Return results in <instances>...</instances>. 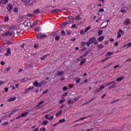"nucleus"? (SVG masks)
Returning <instances> with one entry per match:
<instances>
[{
    "mask_svg": "<svg viewBox=\"0 0 131 131\" xmlns=\"http://www.w3.org/2000/svg\"><path fill=\"white\" fill-rule=\"evenodd\" d=\"M10 29H11V30H16V29H17V27H15V26H12Z\"/></svg>",
    "mask_w": 131,
    "mask_h": 131,
    "instance_id": "43",
    "label": "nucleus"
},
{
    "mask_svg": "<svg viewBox=\"0 0 131 131\" xmlns=\"http://www.w3.org/2000/svg\"><path fill=\"white\" fill-rule=\"evenodd\" d=\"M9 118V116L8 115H5L3 117H2L3 119H5V118Z\"/></svg>",
    "mask_w": 131,
    "mask_h": 131,
    "instance_id": "51",
    "label": "nucleus"
},
{
    "mask_svg": "<svg viewBox=\"0 0 131 131\" xmlns=\"http://www.w3.org/2000/svg\"><path fill=\"white\" fill-rule=\"evenodd\" d=\"M6 52V53L5 54V57H9V56H11V54H12L11 52V48H7Z\"/></svg>",
    "mask_w": 131,
    "mask_h": 131,
    "instance_id": "5",
    "label": "nucleus"
},
{
    "mask_svg": "<svg viewBox=\"0 0 131 131\" xmlns=\"http://www.w3.org/2000/svg\"><path fill=\"white\" fill-rule=\"evenodd\" d=\"M55 40H56V41H58V40H59V39H60V36H59L58 35H57L55 36Z\"/></svg>",
    "mask_w": 131,
    "mask_h": 131,
    "instance_id": "39",
    "label": "nucleus"
},
{
    "mask_svg": "<svg viewBox=\"0 0 131 131\" xmlns=\"http://www.w3.org/2000/svg\"><path fill=\"white\" fill-rule=\"evenodd\" d=\"M34 25H37V24H38V20H35L34 23Z\"/></svg>",
    "mask_w": 131,
    "mask_h": 131,
    "instance_id": "57",
    "label": "nucleus"
},
{
    "mask_svg": "<svg viewBox=\"0 0 131 131\" xmlns=\"http://www.w3.org/2000/svg\"><path fill=\"white\" fill-rule=\"evenodd\" d=\"M104 38H105V37L104 36H101L98 38V41H103Z\"/></svg>",
    "mask_w": 131,
    "mask_h": 131,
    "instance_id": "19",
    "label": "nucleus"
},
{
    "mask_svg": "<svg viewBox=\"0 0 131 131\" xmlns=\"http://www.w3.org/2000/svg\"><path fill=\"white\" fill-rule=\"evenodd\" d=\"M94 45H95V46H96V45H98V43H99V41L97 40H96L94 41Z\"/></svg>",
    "mask_w": 131,
    "mask_h": 131,
    "instance_id": "50",
    "label": "nucleus"
},
{
    "mask_svg": "<svg viewBox=\"0 0 131 131\" xmlns=\"http://www.w3.org/2000/svg\"><path fill=\"white\" fill-rule=\"evenodd\" d=\"M79 97H78L77 98H75V99H73V100H69L68 101V104H73L74 103H75V102L78 101V100H79Z\"/></svg>",
    "mask_w": 131,
    "mask_h": 131,
    "instance_id": "3",
    "label": "nucleus"
},
{
    "mask_svg": "<svg viewBox=\"0 0 131 131\" xmlns=\"http://www.w3.org/2000/svg\"><path fill=\"white\" fill-rule=\"evenodd\" d=\"M85 34V32L84 31H83V30H82L80 31V34Z\"/></svg>",
    "mask_w": 131,
    "mask_h": 131,
    "instance_id": "62",
    "label": "nucleus"
},
{
    "mask_svg": "<svg viewBox=\"0 0 131 131\" xmlns=\"http://www.w3.org/2000/svg\"><path fill=\"white\" fill-rule=\"evenodd\" d=\"M7 11H8V12H12V11H13V5H12V4H9L7 7Z\"/></svg>",
    "mask_w": 131,
    "mask_h": 131,
    "instance_id": "9",
    "label": "nucleus"
},
{
    "mask_svg": "<svg viewBox=\"0 0 131 131\" xmlns=\"http://www.w3.org/2000/svg\"><path fill=\"white\" fill-rule=\"evenodd\" d=\"M65 99H60L59 101V104H63L64 102Z\"/></svg>",
    "mask_w": 131,
    "mask_h": 131,
    "instance_id": "45",
    "label": "nucleus"
},
{
    "mask_svg": "<svg viewBox=\"0 0 131 131\" xmlns=\"http://www.w3.org/2000/svg\"><path fill=\"white\" fill-rule=\"evenodd\" d=\"M9 21V16H5L4 18L5 22H8Z\"/></svg>",
    "mask_w": 131,
    "mask_h": 131,
    "instance_id": "42",
    "label": "nucleus"
},
{
    "mask_svg": "<svg viewBox=\"0 0 131 131\" xmlns=\"http://www.w3.org/2000/svg\"><path fill=\"white\" fill-rule=\"evenodd\" d=\"M48 120H53L54 119V116L50 117L48 118Z\"/></svg>",
    "mask_w": 131,
    "mask_h": 131,
    "instance_id": "56",
    "label": "nucleus"
},
{
    "mask_svg": "<svg viewBox=\"0 0 131 131\" xmlns=\"http://www.w3.org/2000/svg\"><path fill=\"white\" fill-rule=\"evenodd\" d=\"M34 14H40V11H39V9H37L36 10H34Z\"/></svg>",
    "mask_w": 131,
    "mask_h": 131,
    "instance_id": "23",
    "label": "nucleus"
},
{
    "mask_svg": "<svg viewBox=\"0 0 131 131\" xmlns=\"http://www.w3.org/2000/svg\"><path fill=\"white\" fill-rule=\"evenodd\" d=\"M2 36H7V35H9V36H12L13 35V33H12L11 31H6L5 33H3L2 34Z\"/></svg>",
    "mask_w": 131,
    "mask_h": 131,
    "instance_id": "4",
    "label": "nucleus"
},
{
    "mask_svg": "<svg viewBox=\"0 0 131 131\" xmlns=\"http://www.w3.org/2000/svg\"><path fill=\"white\" fill-rule=\"evenodd\" d=\"M48 36L45 34H41V33H39L37 35V38H44V37H47Z\"/></svg>",
    "mask_w": 131,
    "mask_h": 131,
    "instance_id": "6",
    "label": "nucleus"
},
{
    "mask_svg": "<svg viewBox=\"0 0 131 131\" xmlns=\"http://www.w3.org/2000/svg\"><path fill=\"white\" fill-rule=\"evenodd\" d=\"M21 2L24 3L25 5H29L30 7H32L34 5V1L32 0H20Z\"/></svg>",
    "mask_w": 131,
    "mask_h": 131,
    "instance_id": "1",
    "label": "nucleus"
},
{
    "mask_svg": "<svg viewBox=\"0 0 131 131\" xmlns=\"http://www.w3.org/2000/svg\"><path fill=\"white\" fill-rule=\"evenodd\" d=\"M64 74V72L61 71L60 72H59V71H57V73H56V75H57L58 76H61V75H63Z\"/></svg>",
    "mask_w": 131,
    "mask_h": 131,
    "instance_id": "14",
    "label": "nucleus"
},
{
    "mask_svg": "<svg viewBox=\"0 0 131 131\" xmlns=\"http://www.w3.org/2000/svg\"><path fill=\"white\" fill-rule=\"evenodd\" d=\"M61 34H62V35L63 36H65V35H66V33L65 32V31H64V30L61 31Z\"/></svg>",
    "mask_w": 131,
    "mask_h": 131,
    "instance_id": "44",
    "label": "nucleus"
},
{
    "mask_svg": "<svg viewBox=\"0 0 131 131\" xmlns=\"http://www.w3.org/2000/svg\"><path fill=\"white\" fill-rule=\"evenodd\" d=\"M68 18H69V19L70 20H73V21L74 20V18H73V17H72L71 16H68Z\"/></svg>",
    "mask_w": 131,
    "mask_h": 131,
    "instance_id": "55",
    "label": "nucleus"
},
{
    "mask_svg": "<svg viewBox=\"0 0 131 131\" xmlns=\"http://www.w3.org/2000/svg\"><path fill=\"white\" fill-rule=\"evenodd\" d=\"M97 47L98 48V49H103V48H104V45L100 44L98 45Z\"/></svg>",
    "mask_w": 131,
    "mask_h": 131,
    "instance_id": "38",
    "label": "nucleus"
},
{
    "mask_svg": "<svg viewBox=\"0 0 131 131\" xmlns=\"http://www.w3.org/2000/svg\"><path fill=\"white\" fill-rule=\"evenodd\" d=\"M128 10V9L127 8V7H124L122 9H121L120 12L121 13H126Z\"/></svg>",
    "mask_w": 131,
    "mask_h": 131,
    "instance_id": "11",
    "label": "nucleus"
},
{
    "mask_svg": "<svg viewBox=\"0 0 131 131\" xmlns=\"http://www.w3.org/2000/svg\"><path fill=\"white\" fill-rule=\"evenodd\" d=\"M49 54H46L45 55H43L41 58V60L42 61L43 60H45V59H46L47 58V57H48V55Z\"/></svg>",
    "mask_w": 131,
    "mask_h": 131,
    "instance_id": "32",
    "label": "nucleus"
},
{
    "mask_svg": "<svg viewBox=\"0 0 131 131\" xmlns=\"http://www.w3.org/2000/svg\"><path fill=\"white\" fill-rule=\"evenodd\" d=\"M62 112H63L62 111H60L58 113L56 114V117H58V116H60L62 114Z\"/></svg>",
    "mask_w": 131,
    "mask_h": 131,
    "instance_id": "27",
    "label": "nucleus"
},
{
    "mask_svg": "<svg viewBox=\"0 0 131 131\" xmlns=\"http://www.w3.org/2000/svg\"><path fill=\"white\" fill-rule=\"evenodd\" d=\"M65 121H66V120H65L64 118L60 119L59 121H58V123H63V122H65Z\"/></svg>",
    "mask_w": 131,
    "mask_h": 131,
    "instance_id": "29",
    "label": "nucleus"
},
{
    "mask_svg": "<svg viewBox=\"0 0 131 131\" xmlns=\"http://www.w3.org/2000/svg\"><path fill=\"white\" fill-rule=\"evenodd\" d=\"M33 89H34V86H30V87H29L28 88V89H26V93H28L29 92V91H30V90H33Z\"/></svg>",
    "mask_w": 131,
    "mask_h": 131,
    "instance_id": "22",
    "label": "nucleus"
},
{
    "mask_svg": "<svg viewBox=\"0 0 131 131\" xmlns=\"http://www.w3.org/2000/svg\"><path fill=\"white\" fill-rule=\"evenodd\" d=\"M21 81H22L23 82H26V81H27V79H26V78L23 79L21 80Z\"/></svg>",
    "mask_w": 131,
    "mask_h": 131,
    "instance_id": "64",
    "label": "nucleus"
},
{
    "mask_svg": "<svg viewBox=\"0 0 131 131\" xmlns=\"http://www.w3.org/2000/svg\"><path fill=\"white\" fill-rule=\"evenodd\" d=\"M91 45H92V43L91 42V41H90L89 40L88 41H86V47H90V46H91Z\"/></svg>",
    "mask_w": 131,
    "mask_h": 131,
    "instance_id": "30",
    "label": "nucleus"
},
{
    "mask_svg": "<svg viewBox=\"0 0 131 131\" xmlns=\"http://www.w3.org/2000/svg\"><path fill=\"white\" fill-rule=\"evenodd\" d=\"M9 3V0H1L0 1V5L3 4V5H6V4H8Z\"/></svg>",
    "mask_w": 131,
    "mask_h": 131,
    "instance_id": "12",
    "label": "nucleus"
},
{
    "mask_svg": "<svg viewBox=\"0 0 131 131\" xmlns=\"http://www.w3.org/2000/svg\"><path fill=\"white\" fill-rule=\"evenodd\" d=\"M89 41L91 42V43H94V41L96 40V37H93L92 38H90L89 39Z\"/></svg>",
    "mask_w": 131,
    "mask_h": 131,
    "instance_id": "17",
    "label": "nucleus"
},
{
    "mask_svg": "<svg viewBox=\"0 0 131 131\" xmlns=\"http://www.w3.org/2000/svg\"><path fill=\"white\" fill-rule=\"evenodd\" d=\"M40 131H46L47 130V128H46V127H43V128H40L39 129Z\"/></svg>",
    "mask_w": 131,
    "mask_h": 131,
    "instance_id": "49",
    "label": "nucleus"
},
{
    "mask_svg": "<svg viewBox=\"0 0 131 131\" xmlns=\"http://www.w3.org/2000/svg\"><path fill=\"white\" fill-rule=\"evenodd\" d=\"M92 28V27H91V26H89L88 27H86V28L84 30V32H88V31H89V30H90V29H91Z\"/></svg>",
    "mask_w": 131,
    "mask_h": 131,
    "instance_id": "24",
    "label": "nucleus"
},
{
    "mask_svg": "<svg viewBox=\"0 0 131 131\" xmlns=\"http://www.w3.org/2000/svg\"><path fill=\"white\" fill-rule=\"evenodd\" d=\"M45 102V100L41 101L38 103V105H37V107H38V106H40V105H42L43 103Z\"/></svg>",
    "mask_w": 131,
    "mask_h": 131,
    "instance_id": "34",
    "label": "nucleus"
},
{
    "mask_svg": "<svg viewBox=\"0 0 131 131\" xmlns=\"http://www.w3.org/2000/svg\"><path fill=\"white\" fill-rule=\"evenodd\" d=\"M33 85L35 87V88H40V85L38 81L36 80L33 83Z\"/></svg>",
    "mask_w": 131,
    "mask_h": 131,
    "instance_id": "7",
    "label": "nucleus"
},
{
    "mask_svg": "<svg viewBox=\"0 0 131 131\" xmlns=\"http://www.w3.org/2000/svg\"><path fill=\"white\" fill-rule=\"evenodd\" d=\"M40 83V88H41V86H42V85H45V84H46V83H47V81H41L40 82H39Z\"/></svg>",
    "mask_w": 131,
    "mask_h": 131,
    "instance_id": "20",
    "label": "nucleus"
},
{
    "mask_svg": "<svg viewBox=\"0 0 131 131\" xmlns=\"http://www.w3.org/2000/svg\"><path fill=\"white\" fill-rule=\"evenodd\" d=\"M28 113L29 112L23 113V114H21V117H25V116H27Z\"/></svg>",
    "mask_w": 131,
    "mask_h": 131,
    "instance_id": "26",
    "label": "nucleus"
},
{
    "mask_svg": "<svg viewBox=\"0 0 131 131\" xmlns=\"http://www.w3.org/2000/svg\"><path fill=\"white\" fill-rule=\"evenodd\" d=\"M110 58H111V56L106 57L105 58H104L102 60H101V62H105V61H107V60H108V59H110Z\"/></svg>",
    "mask_w": 131,
    "mask_h": 131,
    "instance_id": "35",
    "label": "nucleus"
},
{
    "mask_svg": "<svg viewBox=\"0 0 131 131\" xmlns=\"http://www.w3.org/2000/svg\"><path fill=\"white\" fill-rule=\"evenodd\" d=\"M130 24V21L129 20V19H126L124 21V25L125 26H128Z\"/></svg>",
    "mask_w": 131,
    "mask_h": 131,
    "instance_id": "10",
    "label": "nucleus"
},
{
    "mask_svg": "<svg viewBox=\"0 0 131 131\" xmlns=\"http://www.w3.org/2000/svg\"><path fill=\"white\" fill-rule=\"evenodd\" d=\"M38 48V45L35 44L34 46V48L36 50H37Z\"/></svg>",
    "mask_w": 131,
    "mask_h": 131,
    "instance_id": "52",
    "label": "nucleus"
},
{
    "mask_svg": "<svg viewBox=\"0 0 131 131\" xmlns=\"http://www.w3.org/2000/svg\"><path fill=\"white\" fill-rule=\"evenodd\" d=\"M39 30H40V27H38V28H35V31H36V32H37V31H39Z\"/></svg>",
    "mask_w": 131,
    "mask_h": 131,
    "instance_id": "47",
    "label": "nucleus"
},
{
    "mask_svg": "<svg viewBox=\"0 0 131 131\" xmlns=\"http://www.w3.org/2000/svg\"><path fill=\"white\" fill-rule=\"evenodd\" d=\"M58 12H62V10H61L60 9H55L51 11V13H52V14H55V13H58Z\"/></svg>",
    "mask_w": 131,
    "mask_h": 131,
    "instance_id": "13",
    "label": "nucleus"
},
{
    "mask_svg": "<svg viewBox=\"0 0 131 131\" xmlns=\"http://www.w3.org/2000/svg\"><path fill=\"white\" fill-rule=\"evenodd\" d=\"M72 21L71 20H68L62 23L60 25V26L62 28H65L67 26L68 24H71Z\"/></svg>",
    "mask_w": 131,
    "mask_h": 131,
    "instance_id": "2",
    "label": "nucleus"
},
{
    "mask_svg": "<svg viewBox=\"0 0 131 131\" xmlns=\"http://www.w3.org/2000/svg\"><path fill=\"white\" fill-rule=\"evenodd\" d=\"M48 92H49V90H46L43 91V92H42L43 95H45V94H47V93H48Z\"/></svg>",
    "mask_w": 131,
    "mask_h": 131,
    "instance_id": "53",
    "label": "nucleus"
},
{
    "mask_svg": "<svg viewBox=\"0 0 131 131\" xmlns=\"http://www.w3.org/2000/svg\"><path fill=\"white\" fill-rule=\"evenodd\" d=\"M60 81H63V80H65V77H61L60 79Z\"/></svg>",
    "mask_w": 131,
    "mask_h": 131,
    "instance_id": "63",
    "label": "nucleus"
},
{
    "mask_svg": "<svg viewBox=\"0 0 131 131\" xmlns=\"http://www.w3.org/2000/svg\"><path fill=\"white\" fill-rule=\"evenodd\" d=\"M51 35L52 36H53L54 37H55V36H57V32H52L51 33Z\"/></svg>",
    "mask_w": 131,
    "mask_h": 131,
    "instance_id": "36",
    "label": "nucleus"
},
{
    "mask_svg": "<svg viewBox=\"0 0 131 131\" xmlns=\"http://www.w3.org/2000/svg\"><path fill=\"white\" fill-rule=\"evenodd\" d=\"M100 92H101V91L98 89L94 90V94H98V93H100Z\"/></svg>",
    "mask_w": 131,
    "mask_h": 131,
    "instance_id": "28",
    "label": "nucleus"
},
{
    "mask_svg": "<svg viewBox=\"0 0 131 131\" xmlns=\"http://www.w3.org/2000/svg\"><path fill=\"white\" fill-rule=\"evenodd\" d=\"M98 13H103L104 9L103 8H101L98 10Z\"/></svg>",
    "mask_w": 131,
    "mask_h": 131,
    "instance_id": "48",
    "label": "nucleus"
},
{
    "mask_svg": "<svg viewBox=\"0 0 131 131\" xmlns=\"http://www.w3.org/2000/svg\"><path fill=\"white\" fill-rule=\"evenodd\" d=\"M90 53H91L90 50L87 51L83 55H81V56H80V57L82 59H83V58L84 57H86V56H88V55H89Z\"/></svg>",
    "mask_w": 131,
    "mask_h": 131,
    "instance_id": "8",
    "label": "nucleus"
},
{
    "mask_svg": "<svg viewBox=\"0 0 131 131\" xmlns=\"http://www.w3.org/2000/svg\"><path fill=\"white\" fill-rule=\"evenodd\" d=\"M79 82H80V78H78L76 80V83H79Z\"/></svg>",
    "mask_w": 131,
    "mask_h": 131,
    "instance_id": "58",
    "label": "nucleus"
},
{
    "mask_svg": "<svg viewBox=\"0 0 131 131\" xmlns=\"http://www.w3.org/2000/svg\"><path fill=\"white\" fill-rule=\"evenodd\" d=\"M16 99H17V98L16 97H11V98L8 99V102H12L13 101L16 100Z\"/></svg>",
    "mask_w": 131,
    "mask_h": 131,
    "instance_id": "16",
    "label": "nucleus"
},
{
    "mask_svg": "<svg viewBox=\"0 0 131 131\" xmlns=\"http://www.w3.org/2000/svg\"><path fill=\"white\" fill-rule=\"evenodd\" d=\"M115 88H116V84H113V85L108 86V90H112V89H115Z\"/></svg>",
    "mask_w": 131,
    "mask_h": 131,
    "instance_id": "21",
    "label": "nucleus"
},
{
    "mask_svg": "<svg viewBox=\"0 0 131 131\" xmlns=\"http://www.w3.org/2000/svg\"><path fill=\"white\" fill-rule=\"evenodd\" d=\"M102 33H103V30H99L98 32V35L99 36H100V35H102Z\"/></svg>",
    "mask_w": 131,
    "mask_h": 131,
    "instance_id": "33",
    "label": "nucleus"
},
{
    "mask_svg": "<svg viewBox=\"0 0 131 131\" xmlns=\"http://www.w3.org/2000/svg\"><path fill=\"white\" fill-rule=\"evenodd\" d=\"M85 44H86L85 41H83V42H81V46L82 47H83L84 45H85Z\"/></svg>",
    "mask_w": 131,
    "mask_h": 131,
    "instance_id": "54",
    "label": "nucleus"
},
{
    "mask_svg": "<svg viewBox=\"0 0 131 131\" xmlns=\"http://www.w3.org/2000/svg\"><path fill=\"white\" fill-rule=\"evenodd\" d=\"M105 87H106V86H105V85H101L99 89V91H102V90H104V89H105Z\"/></svg>",
    "mask_w": 131,
    "mask_h": 131,
    "instance_id": "37",
    "label": "nucleus"
},
{
    "mask_svg": "<svg viewBox=\"0 0 131 131\" xmlns=\"http://www.w3.org/2000/svg\"><path fill=\"white\" fill-rule=\"evenodd\" d=\"M85 62H86V59L84 58L83 59L80 63V66H82V65H83L84 64V63H85Z\"/></svg>",
    "mask_w": 131,
    "mask_h": 131,
    "instance_id": "15",
    "label": "nucleus"
},
{
    "mask_svg": "<svg viewBox=\"0 0 131 131\" xmlns=\"http://www.w3.org/2000/svg\"><path fill=\"white\" fill-rule=\"evenodd\" d=\"M119 33H121V35H123V34H124V31H122V30L120 29L119 30Z\"/></svg>",
    "mask_w": 131,
    "mask_h": 131,
    "instance_id": "40",
    "label": "nucleus"
},
{
    "mask_svg": "<svg viewBox=\"0 0 131 131\" xmlns=\"http://www.w3.org/2000/svg\"><path fill=\"white\" fill-rule=\"evenodd\" d=\"M49 123V121L48 120H45L42 122V125L44 126L47 125Z\"/></svg>",
    "mask_w": 131,
    "mask_h": 131,
    "instance_id": "31",
    "label": "nucleus"
},
{
    "mask_svg": "<svg viewBox=\"0 0 131 131\" xmlns=\"http://www.w3.org/2000/svg\"><path fill=\"white\" fill-rule=\"evenodd\" d=\"M117 38H120V37H121V35L120 33H119V32L117 33Z\"/></svg>",
    "mask_w": 131,
    "mask_h": 131,
    "instance_id": "46",
    "label": "nucleus"
},
{
    "mask_svg": "<svg viewBox=\"0 0 131 131\" xmlns=\"http://www.w3.org/2000/svg\"><path fill=\"white\" fill-rule=\"evenodd\" d=\"M62 90H63V91H67V90H68L67 86H63V87L62 88Z\"/></svg>",
    "mask_w": 131,
    "mask_h": 131,
    "instance_id": "61",
    "label": "nucleus"
},
{
    "mask_svg": "<svg viewBox=\"0 0 131 131\" xmlns=\"http://www.w3.org/2000/svg\"><path fill=\"white\" fill-rule=\"evenodd\" d=\"M127 49H128V48H130V47H131V42L128 43L127 44Z\"/></svg>",
    "mask_w": 131,
    "mask_h": 131,
    "instance_id": "59",
    "label": "nucleus"
},
{
    "mask_svg": "<svg viewBox=\"0 0 131 131\" xmlns=\"http://www.w3.org/2000/svg\"><path fill=\"white\" fill-rule=\"evenodd\" d=\"M13 12H14V13H18V8H16L14 9Z\"/></svg>",
    "mask_w": 131,
    "mask_h": 131,
    "instance_id": "60",
    "label": "nucleus"
},
{
    "mask_svg": "<svg viewBox=\"0 0 131 131\" xmlns=\"http://www.w3.org/2000/svg\"><path fill=\"white\" fill-rule=\"evenodd\" d=\"M76 20H80V19H82V18L80 17V14H78L77 16L75 17Z\"/></svg>",
    "mask_w": 131,
    "mask_h": 131,
    "instance_id": "25",
    "label": "nucleus"
},
{
    "mask_svg": "<svg viewBox=\"0 0 131 131\" xmlns=\"http://www.w3.org/2000/svg\"><path fill=\"white\" fill-rule=\"evenodd\" d=\"M111 55H113V52H107L105 57H107V56H111Z\"/></svg>",
    "mask_w": 131,
    "mask_h": 131,
    "instance_id": "41",
    "label": "nucleus"
},
{
    "mask_svg": "<svg viewBox=\"0 0 131 131\" xmlns=\"http://www.w3.org/2000/svg\"><path fill=\"white\" fill-rule=\"evenodd\" d=\"M124 79V76H122L119 78H117L116 80V81H121V80H123Z\"/></svg>",
    "mask_w": 131,
    "mask_h": 131,
    "instance_id": "18",
    "label": "nucleus"
}]
</instances>
